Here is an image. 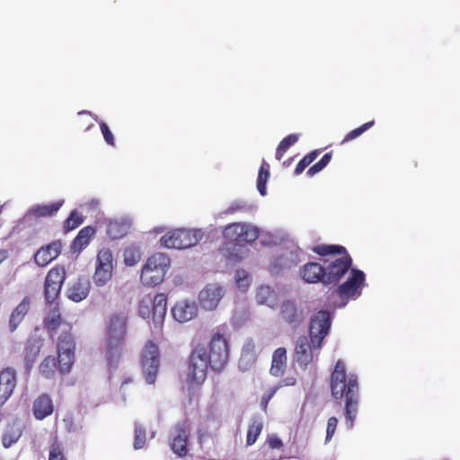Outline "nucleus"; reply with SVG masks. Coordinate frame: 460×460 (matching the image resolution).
Masks as SVG:
<instances>
[{
    "label": "nucleus",
    "mask_w": 460,
    "mask_h": 460,
    "mask_svg": "<svg viewBox=\"0 0 460 460\" xmlns=\"http://www.w3.org/2000/svg\"><path fill=\"white\" fill-rule=\"evenodd\" d=\"M43 346V339L37 335L27 339L24 348V360L27 365H32Z\"/></svg>",
    "instance_id": "nucleus-26"
},
{
    "label": "nucleus",
    "mask_w": 460,
    "mask_h": 460,
    "mask_svg": "<svg viewBox=\"0 0 460 460\" xmlns=\"http://www.w3.org/2000/svg\"><path fill=\"white\" fill-rule=\"evenodd\" d=\"M197 314L198 307L195 302L188 300L178 301L172 308L173 319L181 323L190 321Z\"/></svg>",
    "instance_id": "nucleus-21"
},
{
    "label": "nucleus",
    "mask_w": 460,
    "mask_h": 460,
    "mask_svg": "<svg viewBox=\"0 0 460 460\" xmlns=\"http://www.w3.org/2000/svg\"><path fill=\"white\" fill-rule=\"evenodd\" d=\"M338 425V420L336 417H331L328 419L326 427V441H329L333 437L336 428Z\"/></svg>",
    "instance_id": "nucleus-51"
},
{
    "label": "nucleus",
    "mask_w": 460,
    "mask_h": 460,
    "mask_svg": "<svg viewBox=\"0 0 460 460\" xmlns=\"http://www.w3.org/2000/svg\"><path fill=\"white\" fill-rule=\"evenodd\" d=\"M267 444L270 449H279L283 447L281 439L276 435L269 436L267 438Z\"/></svg>",
    "instance_id": "nucleus-52"
},
{
    "label": "nucleus",
    "mask_w": 460,
    "mask_h": 460,
    "mask_svg": "<svg viewBox=\"0 0 460 460\" xmlns=\"http://www.w3.org/2000/svg\"><path fill=\"white\" fill-rule=\"evenodd\" d=\"M84 222V217L77 210H73L64 222V229L68 232L77 228Z\"/></svg>",
    "instance_id": "nucleus-39"
},
{
    "label": "nucleus",
    "mask_w": 460,
    "mask_h": 460,
    "mask_svg": "<svg viewBox=\"0 0 460 460\" xmlns=\"http://www.w3.org/2000/svg\"><path fill=\"white\" fill-rule=\"evenodd\" d=\"M171 265L169 256L156 252L150 256L142 268L140 279L143 285L155 287L162 283Z\"/></svg>",
    "instance_id": "nucleus-4"
},
{
    "label": "nucleus",
    "mask_w": 460,
    "mask_h": 460,
    "mask_svg": "<svg viewBox=\"0 0 460 460\" xmlns=\"http://www.w3.org/2000/svg\"><path fill=\"white\" fill-rule=\"evenodd\" d=\"M65 279L63 266H56L48 272L44 281V297L48 305H52L58 299Z\"/></svg>",
    "instance_id": "nucleus-10"
},
{
    "label": "nucleus",
    "mask_w": 460,
    "mask_h": 460,
    "mask_svg": "<svg viewBox=\"0 0 460 460\" xmlns=\"http://www.w3.org/2000/svg\"><path fill=\"white\" fill-rule=\"evenodd\" d=\"M365 282V274L362 270H352L347 281L340 285L337 292L341 298H352L360 295V287Z\"/></svg>",
    "instance_id": "nucleus-15"
},
{
    "label": "nucleus",
    "mask_w": 460,
    "mask_h": 460,
    "mask_svg": "<svg viewBox=\"0 0 460 460\" xmlns=\"http://www.w3.org/2000/svg\"><path fill=\"white\" fill-rule=\"evenodd\" d=\"M100 128H101V131H102V134L103 136L105 142L108 145L113 146L115 145V140H114L113 134L111 131L109 126L105 122L100 121Z\"/></svg>",
    "instance_id": "nucleus-49"
},
{
    "label": "nucleus",
    "mask_w": 460,
    "mask_h": 460,
    "mask_svg": "<svg viewBox=\"0 0 460 460\" xmlns=\"http://www.w3.org/2000/svg\"><path fill=\"white\" fill-rule=\"evenodd\" d=\"M203 234L198 229H176L162 236L161 244L169 249H187L196 245Z\"/></svg>",
    "instance_id": "nucleus-6"
},
{
    "label": "nucleus",
    "mask_w": 460,
    "mask_h": 460,
    "mask_svg": "<svg viewBox=\"0 0 460 460\" xmlns=\"http://www.w3.org/2000/svg\"><path fill=\"white\" fill-rule=\"evenodd\" d=\"M332 153H326L316 164L311 166L307 171L308 176H314V174L321 172L331 161Z\"/></svg>",
    "instance_id": "nucleus-43"
},
{
    "label": "nucleus",
    "mask_w": 460,
    "mask_h": 460,
    "mask_svg": "<svg viewBox=\"0 0 460 460\" xmlns=\"http://www.w3.org/2000/svg\"><path fill=\"white\" fill-rule=\"evenodd\" d=\"M313 347V343L306 336H300L296 343L295 358L296 362L305 368L314 359V353L318 356V351Z\"/></svg>",
    "instance_id": "nucleus-17"
},
{
    "label": "nucleus",
    "mask_w": 460,
    "mask_h": 460,
    "mask_svg": "<svg viewBox=\"0 0 460 460\" xmlns=\"http://www.w3.org/2000/svg\"><path fill=\"white\" fill-rule=\"evenodd\" d=\"M91 126H93V124L88 125V126L86 127V129H87V128H90V127H91Z\"/></svg>",
    "instance_id": "nucleus-57"
},
{
    "label": "nucleus",
    "mask_w": 460,
    "mask_h": 460,
    "mask_svg": "<svg viewBox=\"0 0 460 460\" xmlns=\"http://www.w3.org/2000/svg\"><path fill=\"white\" fill-rule=\"evenodd\" d=\"M332 397L340 402L344 400L345 418L349 429L353 427L359 402V385L357 375L348 374L345 363L339 359L330 376Z\"/></svg>",
    "instance_id": "nucleus-1"
},
{
    "label": "nucleus",
    "mask_w": 460,
    "mask_h": 460,
    "mask_svg": "<svg viewBox=\"0 0 460 460\" xmlns=\"http://www.w3.org/2000/svg\"><path fill=\"white\" fill-rule=\"evenodd\" d=\"M280 316L292 328H297L305 319L303 310L290 300H286L281 304Z\"/></svg>",
    "instance_id": "nucleus-18"
},
{
    "label": "nucleus",
    "mask_w": 460,
    "mask_h": 460,
    "mask_svg": "<svg viewBox=\"0 0 460 460\" xmlns=\"http://www.w3.org/2000/svg\"><path fill=\"white\" fill-rule=\"evenodd\" d=\"M64 204V200H58L49 204H38L29 210L30 215L35 218L52 217L58 213Z\"/></svg>",
    "instance_id": "nucleus-27"
},
{
    "label": "nucleus",
    "mask_w": 460,
    "mask_h": 460,
    "mask_svg": "<svg viewBox=\"0 0 460 460\" xmlns=\"http://www.w3.org/2000/svg\"><path fill=\"white\" fill-rule=\"evenodd\" d=\"M374 123H375V121L371 120V121L366 122L363 125H361L360 127L351 130L350 132H349L345 136V137H344L342 142H348V141H350L352 139H355L356 137H358L361 134H363L365 131L369 129L374 125Z\"/></svg>",
    "instance_id": "nucleus-46"
},
{
    "label": "nucleus",
    "mask_w": 460,
    "mask_h": 460,
    "mask_svg": "<svg viewBox=\"0 0 460 460\" xmlns=\"http://www.w3.org/2000/svg\"><path fill=\"white\" fill-rule=\"evenodd\" d=\"M312 251L320 256L348 253L345 247L338 244H319L314 246Z\"/></svg>",
    "instance_id": "nucleus-34"
},
{
    "label": "nucleus",
    "mask_w": 460,
    "mask_h": 460,
    "mask_svg": "<svg viewBox=\"0 0 460 460\" xmlns=\"http://www.w3.org/2000/svg\"><path fill=\"white\" fill-rule=\"evenodd\" d=\"M146 429L140 425H136L134 448L140 449V448L144 447V446L146 445Z\"/></svg>",
    "instance_id": "nucleus-44"
},
{
    "label": "nucleus",
    "mask_w": 460,
    "mask_h": 460,
    "mask_svg": "<svg viewBox=\"0 0 460 460\" xmlns=\"http://www.w3.org/2000/svg\"><path fill=\"white\" fill-rule=\"evenodd\" d=\"M298 140V137L296 134H290L288 137H284L280 143L279 144L277 149H276V159L281 160V158L284 156L286 151L295 145Z\"/></svg>",
    "instance_id": "nucleus-38"
},
{
    "label": "nucleus",
    "mask_w": 460,
    "mask_h": 460,
    "mask_svg": "<svg viewBox=\"0 0 460 460\" xmlns=\"http://www.w3.org/2000/svg\"><path fill=\"white\" fill-rule=\"evenodd\" d=\"M130 223L127 220H111L107 226L106 233L110 238L120 239L128 234Z\"/></svg>",
    "instance_id": "nucleus-28"
},
{
    "label": "nucleus",
    "mask_w": 460,
    "mask_h": 460,
    "mask_svg": "<svg viewBox=\"0 0 460 460\" xmlns=\"http://www.w3.org/2000/svg\"><path fill=\"white\" fill-rule=\"evenodd\" d=\"M246 358H247L248 360H252V362H254V358H253V356H252V355H250V354H248V353H242L241 358H240V360H239V366H240V367H242L243 362Z\"/></svg>",
    "instance_id": "nucleus-54"
},
{
    "label": "nucleus",
    "mask_w": 460,
    "mask_h": 460,
    "mask_svg": "<svg viewBox=\"0 0 460 460\" xmlns=\"http://www.w3.org/2000/svg\"><path fill=\"white\" fill-rule=\"evenodd\" d=\"M209 364L206 360V348L197 345L188 358L186 384L190 389L199 387L207 379Z\"/></svg>",
    "instance_id": "nucleus-3"
},
{
    "label": "nucleus",
    "mask_w": 460,
    "mask_h": 460,
    "mask_svg": "<svg viewBox=\"0 0 460 460\" xmlns=\"http://www.w3.org/2000/svg\"><path fill=\"white\" fill-rule=\"evenodd\" d=\"M128 317L124 314L111 316L105 334V358L111 367L120 361L126 346Z\"/></svg>",
    "instance_id": "nucleus-2"
},
{
    "label": "nucleus",
    "mask_w": 460,
    "mask_h": 460,
    "mask_svg": "<svg viewBox=\"0 0 460 460\" xmlns=\"http://www.w3.org/2000/svg\"><path fill=\"white\" fill-rule=\"evenodd\" d=\"M49 460H66L63 449L57 439L49 447Z\"/></svg>",
    "instance_id": "nucleus-47"
},
{
    "label": "nucleus",
    "mask_w": 460,
    "mask_h": 460,
    "mask_svg": "<svg viewBox=\"0 0 460 460\" xmlns=\"http://www.w3.org/2000/svg\"><path fill=\"white\" fill-rule=\"evenodd\" d=\"M319 154H320L319 150H314V151L310 152L309 154H307L306 155H305L299 161V163L296 164V167L295 169V173L296 175L301 174L305 171V169L308 165H310L318 157Z\"/></svg>",
    "instance_id": "nucleus-41"
},
{
    "label": "nucleus",
    "mask_w": 460,
    "mask_h": 460,
    "mask_svg": "<svg viewBox=\"0 0 460 460\" xmlns=\"http://www.w3.org/2000/svg\"><path fill=\"white\" fill-rule=\"evenodd\" d=\"M167 296L164 294H157L152 296V319L154 323L160 327L166 314Z\"/></svg>",
    "instance_id": "nucleus-24"
},
{
    "label": "nucleus",
    "mask_w": 460,
    "mask_h": 460,
    "mask_svg": "<svg viewBox=\"0 0 460 460\" xmlns=\"http://www.w3.org/2000/svg\"><path fill=\"white\" fill-rule=\"evenodd\" d=\"M123 257L124 262L127 266H134L140 261L141 252L139 248L130 246L125 249Z\"/></svg>",
    "instance_id": "nucleus-40"
},
{
    "label": "nucleus",
    "mask_w": 460,
    "mask_h": 460,
    "mask_svg": "<svg viewBox=\"0 0 460 460\" xmlns=\"http://www.w3.org/2000/svg\"><path fill=\"white\" fill-rule=\"evenodd\" d=\"M224 289L217 284H208L199 294V302L205 310H214L224 296Z\"/></svg>",
    "instance_id": "nucleus-16"
},
{
    "label": "nucleus",
    "mask_w": 460,
    "mask_h": 460,
    "mask_svg": "<svg viewBox=\"0 0 460 460\" xmlns=\"http://www.w3.org/2000/svg\"><path fill=\"white\" fill-rule=\"evenodd\" d=\"M281 387V385H275L269 389L261 397V410L264 411H267L268 404L271 398L275 395V394L278 392V390Z\"/></svg>",
    "instance_id": "nucleus-48"
},
{
    "label": "nucleus",
    "mask_w": 460,
    "mask_h": 460,
    "mask_svg": "<svg viewBox=\"0 0 460 460\" xmlns=\"http://www.w3.org/2000/svg\"><path fill=\"white\" fill-rule=\"evenodd\" d=\"M229 358V343L226 337L215 332L208 343V351L206 350V360L214 372H221L227 365Z\"/></svg>",
    "instance_id": "nucleus-5"
},
{
    "label": "nucleus",
    "mask_w": 460,
    "mask_h": 460,
    "mask_svg": "<svg viewBox=\"0 0 460 460\" xmlns=\"http://www.w3.org/2000/svg\"><path fill=\"white\" fill-rule=\"evenodd\" d=\"M16 386V373L14 369L6 367L0 372V407L13 394Z\"/></svg>",
    "instance_id": "nucleus-19"
},
{
    "label": "nucleus",
    "mask_w": 460,
    "mask_h": 460,
    "mask_svg": "<svg viewBox=\"0 0 460 460\" xmlns=\"http://www.w3.org/2000/svg\"><path fill=\"white\" fill-rule=\"evenodd\" d=\"M90 115V112H87V111H81L78 113V115Z\"/></svg>",
    "instance_id": "nucleus-56"
},
{
    "label": "nucleus",
    "mask_w": 460,
    "mask_h": 460,
    "mask_svg": "<svg viewBox=\"0 0 460 460\" xmlns=\"http://www.w3.org/2000/svg\"><path fill=\"white\" fill-rule=\"evenodd\" d=\"M95 234V228L93 226H85L82 228L72 243V249L75 252H80L86 247L91 238Z\"/></svg>",
    "instance_id": "nucleus-31"
},
{
    "label": "nucleus",
    "mask_w": 460,
    "mask_h": 460,
    "mask_svg": "<svg viewBox=\"0 0 460 460\" xmlns=\"http://www.w3.org/2000/svg\"><path fill=\"white\" fill-rule=\"evenodd\" d=\"M31 307V299L25 296L13 309L9 318V330L13 332L23 321Z\"/></svg>",
    "instance_id": "nucleus-25"
},
{
    "label": "nucleus",
    "mask_w": 460,
    "mask_h": 460,
    "mask_svg": "<svg viewBox=\"0 0 460 460\" xmlns=\"http://www.w3.org/2000/svg\"><path fill=\"white\" fill-rule=\"evenodd\" d=\"M60 241H54L40 248L34 254V261L40 267H45L55 260L61 252Z\"/></svg>",
    "instance_id": "nucleus-20"
},
{
    "label": "nucleus",
    "mask_w": 460,
    "mask_h": 460,
    "mask_svg": "<svg viewBox=\"0 0 460 460\" xmlns=\"http://www.w3.org/2000/svg\"><path fill=\"white\" fill-rule=\"evenodd\" d=\"M235 279L238 288H246L249 286V279L244 270H238L235 272Z\"/></svg>",
    "instance_id": "nucleus-50"
},
{
    "label": "nucleus",
    "mask_w": 460,
    "mask_h": 460,
    "mask_svg": "<svg viewBox=\"0 0 460 460\" xmlns=\"http://www.w3.org/2000/svg\"><path fill=\"white\" fill-rule=\"evenodd\" d=\"M253 211V206L245 200H234L225 210V215H234L236 213H250Z\"/></svg>",
    "instance_id": "nucleus-36"
},
{
    "label": "nucleus",
    "mask_w": 460,
    "mask_h": 460,
    "mask_svg": "<svg viewBox=\"0 0 460 460\" xmlns=\"http://www.w3.org/2000/svg\"><path fill=\"white\" fill-rule=\"evenodd\" d=\"M140 365L146 382L155 384L160 367V352L154 341H148L145 344L140 355Z\"/></svg>",
    "instance_id": "nucleus-7"
},
{
    "label": "nucleus",
    "mask_w": 460,
    "mask_h": 460,
    "mask_svg": "<svg viewBox=\"0 0 460 460\" xmlns=\"http://www.w3.org/2000/svg\"><path fill=\"white\" fill-rule=\"evenodd\" d=\"M89 290V281L86 279H78L70 287L68 290V298L75 302H80L88 296Z\"/></svg>",
    "instance_id": "nucleus-30"
},
{
    "label": "nucleus",
    "mask_w": 460,
    "mask_h": 460,
    "mask_svg": "<svg viewBox=\"0 0 460 460\" xmlns=\"http://www.w3.org/2000/svg\"><path fill=\"white\" fill-rule=\"evenodd\" d=\"M263 429V422L261 419L258 416H254L252 418L247 429L246 435V445L252 446L253 445L259 436L261 435Z\"/></svg>",
    "instance_id": "nucleus-32"
},
{
    "label": "nucleus",
    "mask_w": 460,
    "mask_h": 460,
    "mask_svg": "<svg viewBox=\"0 0 460 460\" xmlns=\"http://www.w3.org/2000/svg\"><path fill=\"white\" fill-rule=\"evenodd\" d=\"M270 178V165L267 162L263 161L259 170L257 178V189L261 196L267 194L266 184Z\"/></svg>",
    "instance_id": "nucleus-35"
},
{
    "label": "nucleus",
    "mask_w": 460,
    "mask_h": 460,
    "mask_svg": "<svg viewBox=\"0 0 460 460\" xmlns=\"http://www.w3.org/2000/svg\"><path fill=\"white\" fill-rule=\"evenodd\" d=\"M75 341L70 332H65L58 338V357L59 372L66 374L71 370L75 357Z\"/></svg>",
    "instance_id": "nucleus-11"
},
{
    "label": "nucleus",
    "mask_w": 460,
    "mask_h": 460,
    "mask_svg": "<svg viewBox=\"0 0 460 460\" xmlns=\"http://www.w3.org/2000/svg\"><path fill=\"white\" fill-rule=\"evenodd\" d=\"M190 431V424L185 420L174 426L172 434L171 448L179 456H185L188 454V438Z\"/></svg>",
    "instance_id": "nucleus-14"
},
{
    "label": "nucleus",
    "mask_w": 460,
    "mask_h": 460,
    "mask_svg": "<svg viewBox=\"0 0 460 460\" xmlns=\"http://www.w3.org/2000/svg\"><path fill=\"white\" fill-rule=\"evenodd\" d=\"M40 374L46 377L50 378L52 377L57 370L59 371V363H58V358H56L52 356H48L44 358V360L40 365Z\"/></svg>",
    "instance_id": "nucleus-33"
},
{
    "label": "nucleus",
    "mask_w": 460,
    "mask_h": 460,
    "mask_svg": "<svg viewBox=\"0 0 460 460\" xmlns=\"http://www.w3.org/2000/svg\"><path fill=\"white\" fill-rule=\"evenodd\" d=\"M259 234L260 232L256 226L240 222L227 225L223 231V236L226 241L237 244L252 243Z\"/></svg>",
    "instance_id": "nucleus-9"
},
{
    "label": "nucleus",
    "mask_w": 460,
    "mask_h": 460,
    "mask_svg": "<svg viewBox=\"0 0 460 460\" xmlns=\"http://www.w3.org/2000/svg\"><path fill=\"white\" fill-rule=\"evenodd\" d=\"M287 366V350L285 348H278L272 355L270 374L274 376H279L284 373Z\"/></svg>",
    "instance_id": "nucleus-29"
},
{
    "label": "nucleus",
    "mask_w": 460,
    "mask_h": 460,
    "mask_svg": "<svg viewBox=\"0 0 460 460\" xmlns=\"http://www.w3.org/2000/svg\"><path fill=\"white\" fill-rule=\"evenodd\" d=\"M269 292H270V288H263V287H261V288L259 289L258 293H257V299H258V301H259L260 303H261V304H262V303H264V300H263V299H261V298H260V296H261V294H268Z\"/></svg>",
    "instance_id": "nucleus-55"
},
{
    "label": "nucleus",
    "mask_w": 460,
    "mask_h": 460,
    "mask_svg": "<svg viewBox=\"0 0 460 460\" xmlns=\"http://www.w3.org/2000/svg\"><path fill=\"white\" fill-rule=\"evenodd\" d=\"M62 323V316L58 308H54L44 320V326L49 332L56 331Z\"/></svg>",
    "instance_id": "nucleus-37"
},
{
    "label": "nucleus",
    "mask_w": 460,
    "mask_h": 460,
    "mask_svg": "<svg viewBox=\"0 0 460 460\" xmlns=\"http://www.w3.org/2000/svg\"><path fill=\"white\" fill-rule=\"evenodd\" d=\"M152 313V296L146 295L141 298L138 304V314L146 319L150 316Z\"/></svg>",
    "instance_id": "nucleus-42"
},
{
    "label": "nucleus",
    "mask_w": 460,
    "mask_h": 460,
    "mask_svg": "<svg viewBox=\"0 0 460 460\" xmlns=\"http://www.w3.org/2000/svg\"><path fill=\"white\" fill-rule=\"evenodd\" d=\"M332 324L331 314L327 310H320L310 320L309 336L315 349L322 348Z\"/></svg>",
    "instance_id": "nucleus-8"
},
{
    "label": "nucleus",
    "mask_w": 460,
    "mask_h": 460,
    "mask_svg": "<svg viewBox=\"0 0 460 460\" xmlns=\"http://www.w3.org/2000/svg\"><path fill=\"white\" fill-rule=\"evenodd\" d=\"M301 277L307 283L324 284V267L318 262H308L302 268Z\"/></svg>",
    "instance_id": "nucleus-23"
},
{
    "label": "nucleus",
    "mask_w": 460,
    "mask_h": 460,
    "mask_svg": "<svg viewBox=\"0 0 460 460\" xmlns=\"http://www.w3.org/2000/svg\"><path fill=\"white\" fill-rule=\"evenodd\" d=\"M113 256L110 249L102 248L98 252L95 272L93 274V282L97 286H104L112 275Z\"/></svg>",
    "instance_id": "nucleus-12"
},
{
    "label": "nucleus",
    "mask_w": 460,
    "mask_h": 460,
    "mask_svg": "<svg viewBox=\"0 0 460 460\" xmlns=\"http://www.w3.org/2000/svg\"><path fill=\"white\" fill-rule=\"evenodd\" d=\"M22 435L20 429L8 430L6 431L2 438L3 446L5 448L10 447L13 444L18 441Z\"/></svg>",
    "instance_id": "nucleus-45"
},
{
    "label": "nucleus",
    "mask_w": 460,
    "mask_h": 460,
    "mask_svg": "<svg viewBox=\"0 0 460 460\" xmlns=\"http://www.w3.org/2000/svg\"><path fill=\"white\" fill-rule=\"evenodd\" d=\"M32 411L34 417L39 420L51 415L54 411V405L50 396L47 394L39 395L33 402Z\"/></svg>",
    "instance_id": "nucleus-22"
},
{
    "label": "nucleus",
    "mask_w": 460,
    "mask_h": 460,
    "mask_svg": "<svg viewBox=\"0 0 460 460\" xmlns=\"http://www.w3.org/2000/svg\"><path fill=\"white\" fill-rule=\"evenodd\" d=\"M352 266V259L349 253L343 254L324 267V284H336Z\"/></svg>",
    "instance_id": "nucleus-13"
},
{
    "label": "nucleus",
    "mask_w": 460,
    "mask_h": 460,
    "mask_svg": "<svg viewBox=\"0 0 460 460\" xmlns=\"http://www.w3.org/2000/svg\"><path fill=\"white\" fill-rule=\"evenodd\" d=\"M296 384V378L294 377H287L285 379H283L279 385H281V387L286 385V386H291V385H294Z\"/></svg>",
    "instance_id": "nucleus-53"
}]
</instances>
